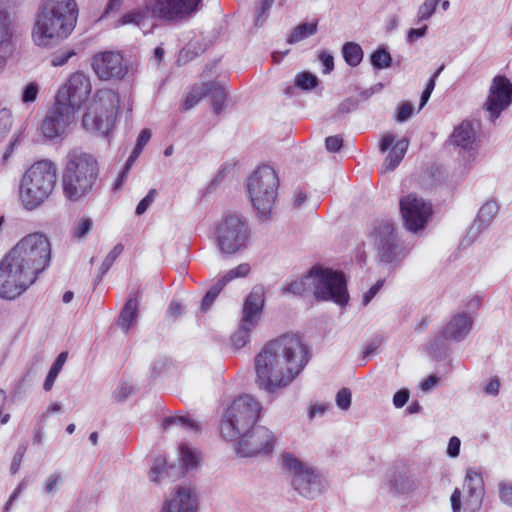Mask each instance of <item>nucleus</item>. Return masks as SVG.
Wrapping results in <instances>:
<instances>
[{"label":"nucleus","mask_w":512,"mask_h":512,"mask_svg":"<svg viewBox=\"0 0 512 512\" xmlns=\"http://www.w3.org/2000/svg\"><path fill=\"white\" fill-rule=\"evenodd\" d=\"M151 136H152V132L149 128L142 129L136 139L134 148L136 150L143 151L144 147L151 139Z\"/></svg>","instance_id":"63"},{"label":"nucleus","mask_w":512,"mask_h":512,"mask_svg":"<svg viewBox=\"0 0 512 512\" xmlns=\"http://www.w3.org/2000/svg\"><path fill=\"white\" fill-rule=\"evenodd\" d=\"M382 343L380 337L372 338L362 350L361 356L358 359V365L364 366L377 352Z\"/></svg>","instance_id":"43"},{"label":"nucleus","mask_w":512,"mask_h":512,"mask_svg":"<svg viewBox=\"0 0 512 512\" xmlns=\"http://www.w3.org/2000/svg\"><path fill=\"white\" fill-rule=\"evenodd\" d=\"M511 104L512 82L506 75L498 74L492 79L483 108L489 113L490 121L495 122Z\"/></svg>","instance_id":"18"},{"label":"nucleus","mask_w":512,"mask_h":512,"mask_svg":"<svg viewBox=\"0 0 512 512\" xmlns=\"http://www.w3.org/2000/svg\"><path fill=\"white\" fill-rule=\"evenodd\" d=\"M319 82V78L310 71L299 72L294 78V86L302 91H312Z\"/></svg>","instance_id":"37"},{"label":"nucleus","mask_w":512,"mask_h":512,"mask_svg":"<svg viewBox=\"0 0 512 512\" xmlns=\"http://www.w3.org/2000/svg\"><path fill=\"white\" fill-rule=\"evenodd\" d=\"M205 93L203 83L195 85L184 98L181 110L188 111L193 108L205 97Z\"/></svg>","instance_id":"40"},{"label":"nucleus","mask_w":512,"mask_h":512,"mask_svg":"<svg viewBox=\"0 0 512 512\" xmlns=\"http://www.w3.org/2000/svg\"><path fill=\"white\" fill-rule=\"evenodd\" d=\"M76 55V51L73 48L65 50H58L53 52L51 55V65L53 67H61L65 65L73 56Z\"/></svg>","instance_id":"47"},{"label":"nucleus","mask_w":512,"mask_h":512,"mask_svg":"<svg viewBox=\"0 0 512 512\" xmlns=\"http://www.w3.org/2000/svg\"><path fill=\"white\" fill-rule=\"evenodd\" d=\"M225 287L224 283L218 279V281L213 284L207 292L204 294V296L201 299L200 303V310L201 312L205 313L207 312L211 306L213 305L216 298L219 296L223 288Z\"/></svg>","instance_id":"39"},{"label":"nucleus","mask_w":512,"mask_h":512,"mask_svg":"<svg viewBox=\"0 0 512 512\" xmlns=\"http://www.w3.org/2000/svg\"><path fill=\"white\" fill-rule=\"evenodd\" d=\"M140 297H141L140 290L131 292L128 295L123 307L120 310L117 324L119 325V327H121V329L125 333L129 332L133 323L135 322V320L138 317Z\"/></svg>","instance_id":"25"},{"label":"nucleus","mask_w":512,"mask_h":512,"mask_svg":"<svg viewBox=\"0 0 512 512\" xmlns=\"http://www.w3.org/2000/svg\"><path fill=\"white\" fill-rule=\"evenodd\" d=\"M374 245L379 262L394 270L400 266L409 253L398 236L395 224L391 220H382L373 231Z\"/></svg>","instance_id":"9"},{"label":"nucleus","mask_w":512,"mask_h":512,"mask_svg":"<svg viewBox=\"0 0 512 512\" xmlns=\"http://www.w3.org/2000/svg\"><path fill=\"white\" fill-rule=\"evenodd\" d=\"M344 138L341 134L328 136L325 138V149L329 153H339L344 147Z\"/></svg>","instance_id":"53"},{"label":"nucleus","mask_w":512,"mask_h":512,"mask_svg":"<svg viewBox=\"0 0 512 512\" xmlns=\"http://www.w3.org/2000/svg\"><path fill=\"white\" fill-rule=\"evenodd\" d=\"M67 357H68V352L63 351L58 354V356L52 363V365L46 375L44 384H43V389L45 391H50L52 389L56 378L58 377L59 373L61 372V370L67 360Z\"/></svg>","instance_id":"33"},{"label":"nucleus","mask_w":512,"mask_h":512,"mask_svg":"<svg viewBox=\"0 0 512 512\" xmlns=\"http://www.w3.org/2000/svg\"><path fill=\"white\" fill-rule=\"evenodd\" d=\"M261 405L250 395L236 398L223 412L220 432L224 439L233 441L253 428L256 424Z\"/></svg>","instance_id":"7"},{"label":"nucleus","mask_w":512,"mask_h":512,"mask_svg":"<svg viewBox=\"0 0 512 512\" xmlns=\"http://www.w3.org/2000/svg\"><path fill=\"white\" fill-rule=\"evenodd\" d=\"M399 209L404 228L412 233L424 230L433 214L432 204L415 193L402 197Z\"/></svg>","instance_id":"14"},{"label":"nucleus","mask_w":512,"mask_h":512,"mask_svg":"<svg viewBox=\"0 0 512 512\" xmlns=\"http://www.w3.org/2000/svg\"><path fill=\"white\" fill-rule=\"evenodd\" d=\"M265 305V288L255 285L245 297L242 316L237 330L231 335V345L235 350L250 342L251 332L257 327Z\"/></svg>","instance_id":"11"},{"label":"nucleus","mask_w":512,"mask_h":512,"mask_svg":"<svg viewBox=\"0 0 512 512\" xmlns=\"http://www.w3.org/2000/svg\"><path fill=\"white\" fill-rule=\"evenodd\" d=\"M250 265L248 263H241L237 267L229 270L224 276L220 278V281L226 286L230 281L245 277L250 273Z\"/></svg>","instance_id":"46"},{"label":"nucleus","mask_w":512,"mask_h":512,"mask_svg":"<svg viewBox=\"0 0 512 512\" xmlns=\"http://www.w3.org/2000/svg\"><path fill=\"white\" fill-rule=\"evenodd\" d=\"M56 165L47 159L35 162L23 174L19 195L26 210L40 206L52 193L57 180Z\"/></svg>","instance_id":"5"},{"label":"nucleus","mask_w":512,"mask_h":512,"mask_svg":"<svg viewBox=\"0 0 512 512\" xmlns=\"http://www.w3.org/2000/svg\"><path fill=\"white\" fill-rule=\"evenodd\" d=\"M166 461L164 458H157L149 470V478L152 482L158 483L160 477L165 475Z\"/></svg>","instance_id":"52"},{"label":"nucleus","mask_w":512,"mask_h":512,"mask_svg":"<svg viewBox=\"0 0 512 512\" xmlns=\"http://www.w3.org/2000/svg\"><path fill=\"white\" fill-rule=\"evenodd\" d=\"M39 93V85L36 82H29L22 90L21 100L25 104L36 101Z\"/></svg>","instance_id":"51"},{"label":"nucleus","mask_w":512,"mask_h":512,"mask_svg":"<svg viewBox=\"0 0 512 512\" xmlns=\"http://www.w3.org/2000/svg\"><path fill=\"white\" fill-rule=\"evenodd\" d=\"M156 194V189L152 188L148 191L147 195L139 201L135 209V214L137 216L143 215L148 210L150 205L153 203Z\"/></svg>","instance_id":"55"},{"label":"nucleus","mask_w":512,"mask_h":512,"mask_svg":"<svg viewBox=\"0 0 512 512\" xmlns=\"http://www.w3.org/2000/svg\"><path fill=\"white\" fill-rule=\"evenodd\" d=\"M313 276H310V269L301 279L292 281L283 287V293H290L301 296L313 286Z\"/></svg>","instance_id":"35"},{"label":"nucleus","mask_w":512,"mask_h":512,"mask_svg":"<svg viewBox=\"0 0 512 512\" xmlns=\"http://www.w3.org/2000/svg\"><path fill=\"white\" fill-rule=\"evenodd\" d=\"M51 259V242L44 233L24 236L0 261V298L22 295L49 268Z\"/></svg>","instance_id":"1"},{"label":"nucleus","mask_w":512,"mask_h":512,"mask_svg":"<svg viewBox=\"0 0 512 512\" xmlns=\"http://www.w3.org/2000/svg\"><path fill=\"white\" fill-rule=\"evenodd\" d=\"M12 36L13 33L8 19L0 15V52L6 54L12 53Z\"/></svg>","instance_id":"36"},{"label":"nucleus","mask_w":512,"mask_h":512,"mask_svg":"<svg viewBox=\"0 0 512 512\" xmlns=\"http://www.w3.org/2000/svg\"><path fill=\"white\" fill-rule=\"evenodd\" d=\"M180 461L181 466L186 473L189 470L197 468L199 465V457L197 453L184 443L180 445Z\"/></svg>","instance_id":"38"},{"label":"nucleus","mask_w":512,"mask_h":512,"mask_svg":"<svg viewBox=\"0 0 512 512\" xmlns=\"http://www.w3.org/2000/svg\"><path fill=\"white\" fill-rule=\"evenodd\" d=\"M91 89L89 78L83 72H75L58 89L54 101L61 102L75 114L86 104Z\"/></svg>","instance_id":"16"},{"label":"nucleus","mask_w":512,"mask_h":512,"mask_svg":"<svg viewBox=\"0 0 512 512\" xmlns=\"http://www.w3.org/2000/svg\"><path fill=\"white\" fill-rule=\"evenodd\" d=\"M123 250L124 246L121 243H118L113 247L100 266L101 274H106L109 271L114 261L120 256Z\"/></svg>","instance_id":"48"},{"label":"nucleus","mask_w":512,"mask_h":512,"mask_svg":"<svg viewBox=\"0 0 512 512\" xmlns=\"http://www.w3.org/2000/svg\"><path fill=\"white\" fill-rule=\"evenodd\" d=\"M198 497L191 488L177 486L172 497L164 501L160 512H197Z\"/></svg>","instance_id":"23"},{"label":"nucleus","mask_w":512,"mask_h":512,"mask_svg":"<svg viewBox=\"0 0 512 512\" xmlns=\"http://www.w3.org/2000/svg\"><path fill=\"white\" fill-rule=\"evenodd\" d=\"M133 387L126 383L120 384L114 393V398L117 402H124L132 393Z\"/></svg>","instance_id":"64"},{"label":"nucleus","mask_w":512,"mask_h":512,"mask_svg":"<svg viewBox=\"0 0 512 512\" xmlns=\"http://www.w3.org/2000/svg\"><path fill=\"white\" fill-rule=\"evenodd\" d=\"M275 0H260L255 7L254 25L262 27L269 17L270 9Z\"/></svg>","instance_id":"42"},{"label":"nucleus","mask_w":512,"mask_h":512,"mask_svg":"<svg viewBox=\"0 0 512 512\" xmlns=\"http://www.w3.org/2000/svg\"><path fill=\"white\" fill-rule=\"evenodd\" d=\"M236 452L242 457H254L258 454L268 455L273 452L275 437L264 426H253L237 438Z\"/></svg>","instance_id":"17"},{"label":"nucleus","mask_w":512,"mask_h":512,"mask_svg":"<svg viewBox=\"0 0 512 512\" xmlns=\"http://www.w3.org/2000/svg\"><path fill=\"white\" fill-rule=\"evenodd\" d=\"M12 123L13 116L11 110L8 108L0 109V140L9 132Z\"/></svg>","instance_id":"50"},{"label":"nucleus","mask_w":512,"mask_h":512,"mask_svg":"<svg viewBox=\"0 0 512 512\" xmlns=\"http://www.w3.org/2000/svg\"><path fill=\"white\" fill-rule=\"evenodd\" d=\"M498 492L501 502L512 507V483L499 482Z\"/></svg>","instance_id":"56"},{"label":"nucleus","mask_w":512,"mask_h":512,"mask_svg":"<svg viewBox=\"0 0 512 512\" xmlns=\"http://www.w3.org/2000/svg\"><path fill=\"white\" fill-rule=\"evenodd\" d=\"M440 0H425L418 9V20L425 21L435 13Z\"/></svg>","instance_id":"49"},{"label":"nucleus","mask_w":512,"mask_h":512,"mask_svg":"<svg viewBox=\"0 0 512 512\" xmlns=\"http://www.w3.org/2000/svg\"><path fill=\"white\" fill-rule=\"evenodd\" d=\"M414 113V106L409 101H401L397 104L395 109V120L398 123L408 121Z\"/></svg>","instance_id":"44"},{"label":"nucleus","mask_w":512,"mask_h":512,"mask_svg":"<svg viewBox=\"0 0 512 512\" xmlns=\"http://www.w3.org/2000/svg\"><path fill=\"white\" fill-rule=\"evenodd\" d=\"M475 139L473 123L469 120L462 121L456 126L449 136V143L464 150H471Z\"/></svg>","instance_id":"26"},{"label":"nucleus","mask_w":512,"mask_h":512,"mask_svg":"<svg viewBox=\"0 0 512 512\" xmlns=\"http://www.w3.org/2000/svg\"><path fill=\"white\" fill-rule=\"evenodd\" d=\"M146 19V12L137 10V11H129L124 13L120 19L119 24L127 25V24H135L138 27H142L144 25V21Z\"/></svg>","instance_id":"45"},{"label":"nucleus","mask_w":512,"mask_h":512,"mask_svg":"<svg viewBox=\"0 0 512 512\" xmlns=\"http://www.w3.org/2000/svg\"><path fill=\"white\" fill-rule=\"evenodd\" d=\"M61 184L64 197L74 203L95 192L101 184L97 158L78 149L68 152Z\"/></svg>","instance_id":"4"},{"label":"nucleus","mask_w":512,"mask_h":512,"mask_svg":"<svg viewBox=\"0 0 512 512\" xmlns=\"http://www.w3.org/2000/svg\"><path fill=\"white\" fill-rule=\"evenodd\" d=\"M369 61L374 70L380 71L393 65V58L387 46L379 45L369 56Z\"/></svg>","instance_id":"32"},{"label":"nucleus","mask_w":512,"mask_h":512,"mask_svg":"<svg viewBox=\"0 0 512 512\" xmlns=\"http://www.w3.org/2000/svg\"><path fill=\"white\" fill-rule=\"evenodd\" d=\"M311 357L310 348L300 336L285 333L268 341L255 356V382L270 394L283 389L304 370Z\"/></svg>","instance_id":"2"},{"label":"nucleus","mask_w":512,"mask_h":512,"mask_svg":"<svg viewBox=\"0 0 512 512\" xmlns=\"http://www.w3.org/2000/svg\"><path fill=\"white\" fill-rule=\"evenodd\" d=\"M384 489L392 496L407 495L415 488V481L411 477L409 470L403 464H394L385 474L383 482Z\"/></svg>","instance_id":"21"},{"label":"nucleus","mask_w":512,"mask_h":512,"mask_svg":"<svg viewBox=\"0 0 512 512\" xmlns=\"http://www.w3.org/2000/svg\"><path fill=\"white\" fill-rule=\"evenodd\" d=\"M119 99L113 93L97 97L82 118L85 130L107 136L113 129L118 114Z\"/></svg>","instance_id":"12"},{"label":"nucleus","mask_w":512,"mask_h":512,"mask_svg":"<svg viewBox=\"0 0 512 512\" xmlns=\"http://www.w3.org/2000/svg\"><path fill=\"white\" fill-rule=\"evenodd\" d=\"M78 14L75 0H41L31 31L33 43L45 50L57 48L74 31Z\"/></svg>","instance_id":"3"},{"label":"nucleus","mask_w":512,"mask_h":512,"mask_svg":"<svg viewBox=\"0 0 512 512\" xmlns=\"http://www.w3.org/2000/svg\"><path fill=\"white\" fill-rule=\"evenodd\" d=\"M318 59L323 65V73L329 74L334 69V57L329 52L323 50L319 53Z\"/></svg>","instance_id":"60"},{"label":"nucleus","mask_w":512,"mask_h":512,"mask_svg":"<svg viewBox=\"0 0 512 512\" xmlns=\"http://www.w3.org/2000/svg\"><path fill=\"white\" fill-rule=\"evenodd\" d=\"M448 340H450L449 337L441 330L426 346L425 351L428 356L435 361L445 360L452 353Z\"/></svg>","instance_id":"27"},{"label":"nucleus","mask_w":512,"mask_h":512,"mask_svg":"<svg viewBox=\"0 0 512 512\" xmlns=\"http://www.w3.org/2000/svg\"><path fill=\"white\" fill-rule=\"evenodd\" d=\"M205 97H210L213 111L219 115L226 106L227 93L222 85L215 81L204 82Z\"/></svg>","instance_id":"28"},{"label":"nucleus","mask_w":512,"mask_h":512,"mask_svg":"<svg viewBox=\"0 0 512 512\" xmlns=\"http://www.w3.org/2000/svg\"><path fill=\"white\" fill-rule=\"evenodd\" d=\"M174 425L180 426L184 430L192 431L194 433L201 431L200 424L188 415H173L164 417L162 421L163 429H168Z\"/></svg>","instance_id":"30"},{"label":"nucleus","mask_w":512,"mask_h":512,"mask_svg":"<svg viewBox=\"0 0 512 512\" xmlns=\"http://www.w3.org/2000/svg\"><path fill=\"white\" fill-rule=\"evenodd\" d=\"M409 397H410L409 389L401 388V389L397 390L393 395V399H392L393 405L395 406V408H398V409L402 408L407 404Z\"/></svg>","instance_id":"59"},{"label":"nucleus","mask_w":512,"mask_h":512,"mask_svg":"<svg viewBox=\"0 0 512 512\" xmlns=\"http://www.w3.org/2000/svg\"><path fill=\"white\" fill-rule=\"evenodd\" d=\"M460 447H461V441L457 436H452L449 439L448 446H447V456L450 458H456L459 456L460 453Z\"/></svg>","instance_id":"62"},{"label":"nucleus","mask_w":512,"mask_h":512,"mask_svg":"<svg viewBox=\"0 0 512 512\" xmlns=\"http://www.w3.org/2000/svg\"><path fill=\"white\" fill-rule=\"evenodd\" d=\"M93 220L89 216H82L76 225L71 229V235L77 240H82L88 236L93 228Z\"/></svg>","instance_id":"41"},{"label":"nucleus","mask_w":512,"mask_h":512,"mask_svg":"<svg viewBox=\"0 0 512 512\" xmlns=\"http://www.w3.org/2000/svg\"><path fill=\"white\" fill-rule=\"evenodd\" d=\"M472 326L473 318L466 312H460L450 319L442 331L451 341L461 342L467 337Z\"/></svg>","instance_id":"24"},{"label":"nucleus","mask_w":512,"mask_h":512,"mask_svg":"<svg viewBox=\"0 0 512 512\" xmlns=\"http://www.w3.org/2000/svg\"><path fill=\"white\" fill-rule=\"evenodd\" d=\"M313 276V296L317 302H333L341 307L350 300L347 277L341 270L315 264L310 268Z\"/></svg>","instance_id":"8"},{"label":"nucleus","mask_w":512,"mask_h":512,"mask_svg":"<svg viewBox=\"0 0 512 512\" xmlns=\"http://www.w3.org/2000/svg\"><path fill=\"white\" fill-rule=\"evenodd\" d=\"M279 177L269 165L259 166L248 178L246 189L252 206L260 221H268L272 216V207L276 201Z\"/></svg>","instance_id":"6"},{"label":"nucleus","mask_w":512,"mask_h":512,"mask_svg":"<svg viewBox=\"0 0 512 512\" xmlns=\"http://www.w3.org/2000/svg\"><path fill=\"white\" fill-rule=\"evenodd\" d=\"M92 68L101 80H122L129 71V63L116 51H104L92 58Z\"/></svg>","instance_id":"20"},{"label":"nucleus","mask_w":512,"mask_h":512,"mask_svg":"<svg viewBox=\"0 0 512 512\" xmlns=\"http://www.w3.org/2000/svg\"><path fill=\"white\" fill-rule=\"evenodd\" d=\"M249 238L248 224L236 213L225 215L216 227V241L223 255H234L246 249Z\"/></svg>","instance_id":"13"},{"label":"nucleus","mask_w":512,"mask_h":512,"mask_svg":"<svg viewBox=\"0 0 512 512\" xmlns=\"http://www.w3.org/2000/svg\"><path fill=\"white\" fill-rule=\"evenodd\" d=\"M409 146V139L404 137L393 145L388 152L385 160L384 167L386 171H393L401 163Z\"/></svg>","instance_id":"29"},{"label":"nucleus","mask_w":512,"mask_h":512,"mask_svg":"<svg viewBox=\"0 0 512 512\" xmlns=\"http://www.w3.org/2000/svg\"><path fill=\"white\" fill-rule=\"evenodd\" d=\"M75 114L61 102L54 101L47 111L41 124V133L48 141L62 140L67 135V129L73 122Z\"/></svg>","instance_id":"19"},{"label":"nucleus","mask_w":512,"mask_h":512,"mask_svg":"<svg viewBox=\"0 0 512 512\" xmlns=\"http://www.w3.org/2000/svg\"><path fill=\"white\" fill-rule=\"evenodd\" d=\"M484 495H470L465 499V511L466 512H480L483 504Z\"/></svg>","instance_id":"57"},{"label":"nucleus","mask_w":512,"mask_h":512,"mask_svg":"<svg viewBox=\"0 0 512 512\" xmlns=\"http://www.w3.org/2000/svg\"><path fill=\"white\" fill-rule=\"evenodd\" d=\"M352 401V392L349 388L344 387L339 390L335 397L336 405L341 410H348Z\"/></svg>","instance_id":"54"},{"label":"nucleus","mask_w":512,"mask_h":512,"mask_svg":"<svg viewBox=\"0 0 512 512\" xmlns=\"http://www.w3.org/2000/svg\"><path fill=\"white\" fill-rule=\"evenodd\" d=\"M318 31V20H313L311 22H301L299 23L291 32V34L287 37L288 44H296L314 34Z\"/></svg>","instance_id":"31"},{"label":"nucleus","mask_w":512,"mask_h":512,"mask_svg":"<svg viewBox=\"0 0 512 512\" xmlns=\"http://www.w3.org/2000/svg\"><path fill=\"white\" fill-rule=\"evenodd\" d=\"M385 283V279H379L374 285H372L362 297V305L367 306L373 298L379 293Z\"/></svg>","instance_id":"58"},{"label":"nucleus","mask_w":512,"mask_h":512,"mask_svg":"<svg viewBox=\"0 0 512 512\" xmlns=\"http://www.w3.org/2000/svg\"><path fill=\"white\" fill-rule=\"evenodd\" d=\"M499 211L496 201H487L479 209L473 224L468 228L467 233L461 241L462 246H470L477 237L486 230L492 223Z\"/></svg>","instance_id":"22"},{"label":"nucleus","mask_w":512,"mask_h":512,"mask_svg":"<svg viewBox=\"0 0 512 512\" xmlns=\"http://www.w3.org/2000/svg\"><path fill=\"white\" fill-rule=\"evenodd\" d=\"M282 468L292 472V487L306 499L313 500L326 489V481L314 468L307 466L292 453L281 456Z\"/></svg>","instance_id":"10"},{"label":"nucleus","mask_w":512,"mask_h":512,"mask_svg":"<svg viewBox=\"0 0 512 512\" xmlns=\"http://www.w3.org/2000/svg\"><path fill=\"white\" fill-rule=\"evenodd\" d=\"M467 496L478 494L485 495L484 481L480 473L469 468L465 475Z\"/></svg>","instance_id":"34"},{"label":"nucleus","mask_w":512,"mask_h":512,"mask_svg":"<svg viewBox=\"0 0 512 512\" xmlns=\"http://www.w3.org/2000/svg\"><path fill=\"white\" fill-rule=\"evenodd\" d=\"M202 0H145L146 11L156 20L178 22L195 14Z\"/></svg>","instance_id":"15"},{"label":"nucleus","mask_w":512,"mask_h":512,"mask_svg":"<svg viewBox=\"0 0 512 512\" xmlns=\"http://www.w3.org/2000/svg\"><path fill=\"white\" fill-rule=\"evenodd\" d=\"M199 52L192 47V44L189 43L186 47H184L178 57V62L186 64L187 62L193 60L198 56Z\"/></svg>","instance_id":"61"}]
</instances>
